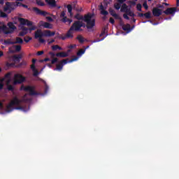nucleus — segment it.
<instances>
[{
	"label": "nucleus",
	"mask_w": 179,
	"mask_h": 179,
	"mask_svg": "<svg viewBox=\"0 0 179 179\" xmlns=\"http://www.w3.org/2000/svg\"><path fill=\"white\" fill-rule=\"evenodd\" d=\"M77 38H78L79 43H83V41H85V38H83V36H78L77 37Z\"/></svg>",
	"instance_id": "30"
},
{
	"label": "nucleus",
	"mask_w": 179,
	"mask_h": 179,
	"mask_svg": "<svg viewBox=\"0 0 179 179\" xmlns=\"http://www.w3.org/2000/svg\"><path fill=\"white\" fill-rule=\"evenodd\" d=\"M33 10L34 12H36L37 15H41L42 16H47L48 15V13L45 11H41V10L36 7L33 8Z\"/></svg>",
	"instance_id": "16"
},
{
	"label": "nucleus",
	"mask_w": 179,
	"mask_h": 179,
	"mask_svg": "<svg viewBox=\"0 0 179 179\" xmlns=\"http://www.w3.org/2000/svg\"><path fill=\"white\" fill-rule=\"evenodd\" d=\"M128 14L127 13H125L124 15H123V17L124 18V19H129V17H128Z\"/></svg>",
	"instance_id": "39"
},
{
	"label": "nucleus",
	"mask_w": 179,
	"mask_h": 179,
	"mask_svg": "<svg viewBox=\"0 0 179 179\" xmlns=\"http://www.w3.org/2000/svg\"><path fill=\"white\" fill-rule=\"evenodd\" d=\"M54 41H55V40L54 39H50L48 41V44H52V43H54Z\"/></svg>",
	"instance_id": "42"
},
{
	"label": "nucleus",
	"mask_w": 179,
	"mask_h": 179,
	"mask_svg": "<svg viewBox=\"0 0 179 179\" xmlns=\"http://www.w3.org/2000/svg\"><path fill=\"white\" fill-rule=\"evenodd\" d=\"M144 16H145V17H146L147 19L150 18V13H145V14H144Z\"/></svg>",
	"instance_id": "36"
},
{
	"label": "nucleus",
	"mask_w": 179,
	"mask_h": 179,
	"mask_svg": "<svg viewBox=\"0 0 179 179\" xmlns=\"http://www.w3.org/2000/svg\"><path fill=\"white\" fill-rule=\"evenodd\" d=\"M52 19H57V17L55 15H52Z\"/></svg>",
	"instance_id": "55"
},
{
	"label": "nucleus",
	"mask_w": 179,
	"mask_h": 179,
	"mask_svg": "<svg viewBox=\"0 0 179 179\" xmlns=\"http://www.w3.org/2000/svg\"><path fill=\"white\" fill-rule=\"evenodd\" d=\"M47 3L51 6H55V0H45Z\"/></svg>",
	"instance_id": "25"
},
{
	"label": "nucleus",
	"mask_w": 179,
	"mask_h": 179,
	"mask_svg": "<svg viewBox=\"0 0 179 179\" xmlns=\"http://www.w3.org/2000/svg\"><path fill=\"white\" fill-rule=\"evenodd\" d=\"M74 61H78V57H76L74 59H72L69 62L66 59H64L62 62H59V64H57L56 65L55 71H62V68L66 64H68V62H73Z\"/></svg>",
	"instance_id": "7"
},
{
	"label": "nucleus",
	"mask_w": 179,
	"mask_h": 179,
	"mask_svg": "<svg viewBox=\"0 0 179 179\" xmlns=\"http://www.w3.org/2000/svg\"><path fill=\"white\" fill-rule=\"evenodd\" d=\"M15 5V8H17V6H22L23 3H20V1H16Z\"/></svg>",
	"instance_id": "32"
},
{
	"label": "nucleus",
	"mask_w": 179,
	"mask_h": 179,
	"mask_svg": "<svg viewBox=\"0 0 179 179\" xmlns=\"http://www.w3.org/2000/svg\"><path fill=\"white\" fill-rule=\"evenodd\" d=\"M166 15H174L176 13V8H168L165 11Z\"/></svg>",
	"instance_id": "20"
},
{
	"label": "nucleus",
	"mask_w": 179,
	"mask_h": 179,
	"mask_svg": "<svg viewBox=\"0 0 179 179\" xmlns=\"http://www.w3.org/2000/svg\"><path fill=\"white\" fill-rule=\"evenodd\" d=\"M57 61H58L57 58H54L52 61H51V64H55V62H57Z\"/></svg>",
	"instance_id": "41"
},
{
	"label": "nucleus",
	"mask_w": 179,
	"mask_h": 179,
	"mask_svg": "<svg viewBox=\"0 0 179 179\" xmlns=\"http://www.w3.org/2000/svg\"><path fill=\"white\" fill-rule=\"evenodd\" d=\"M69 48H73V45H70Z\"/></svg>",
	"instance_id": "58"
},
{
	"label": "nucleus",
	"mask_w": 179,
	"mask_h": 179,
	"mask_svg": "<svg viewBox=\"0 0 179 179\" xmlns=\"http://www.w3.org/2000/svg\"><path fill=\"white\" fill-rule=\"evenodd\" d=\"M148 1H152V0H148Z\"/></svg>",
	"instance_id": "61"
},
{
	"label": "nucleus",
	"mask_w": 179,
	"mask_h": 179,
	"mask_svg": "<svg viewBox=\"0 0 179 179\" xmlns=\"http://www.w3.org/2000/svg\"><path fill=\"white\" fill-rule=\"evenodd\" d=\"M48 66H49V68H51V66H52L51 64H48Z\"/></svg>",
	"instance_id": "56"
},
{
	"label": "nucleus",
	"mask_w": 179,
	"mask_h": 179,
	"mask_svg": "<svg viewBox=\"0 0 179 179\" xmlns=\"http://www.w3.org/2000/svg\"><path fill=\"white\" fill-rule=\"evenodd\" d=\"M135 3H136L135 1H131V5H135Z\"/></svg>",
	"instance_id": "53"
},
{
	"label": "nucleus",
	"mask_w": 179,
	"mask_h": 179,
	"mask_svg": "<svg viewBox=\"0 0 179 179\" xmlns=\"http://www.w3.org/2000/svg\"><path fill=\"white\" fill-rule=\"evenodd\" d=\"M152 13L154 16H160L162 13H163V10L159 8H155L152 10Z\"/></svg>",
	"instance_id": "18"
},
{
	"label": "nucleus",
	"mask_w": 179,
	"mask_h": 179,
	"mask_svg": "<svg viewBox=\"0 0 179 179\" xmlns=\"http://www.w3.org/2000/svg\"><path fill=\"white\" fill-rule=\"evenodd\" d=\"M109 13H110V15L112 16H113V17H115V19H119L120 17L118 16V15H117V13H115V11H114V10L110 8L109 9Z\"/></svg>",
	"instance_id": "22"
},
{
	"label": "nucleus",
	"mask_w": 179,
	"mask_h": 179,
	"mask_svg": "<svg viewBox=\"0 0 179 179\" xmlns=\"http://www.w3.org/2000/svg\"><path fill=\"white\" fill-rule=\"evenodd\" d=\"M127 0H118V2L120 3H124V2H125Z\"/></svg>",
	"instance_id": "49"
},
{
	"label": "nucleus",
	"mask_w": 179,
	"mask_h": 179,
	"mask_svg": "<svg viewBox=\"0 0 179 179\" xmlns=\"http://www.w3.org/2000/svg\"><path fill=\"white\" fill-rule=\"evenodd\" d=\"M22 50V46L20 45H13L9 48V52L13 53V52H19Z\"/></svg>",
	"instance_id": "14"
},
{
	"label": "nucleus",
	"mask_w": 179,
	"mask_h": 179,
	"mask_svg": "<svg viewBox=\"0 0 179 179\" xmlns=\"http://www.w3.org/2000/svg\"><path fill=\"white\" fill-rule=\"evenodd\" d=\"M110 23H112V24H114V19L113 18H110V20H109Z\"/></svg>",
	"instance_id": "46"
},
{
	"label": "nucleus",
	"mask_w": 179,
	"mask_h": 179,
	"mask_svg": "<svg viewBox=\"0 0 179 179\" xmlns=\"http://www.w3.org/2000/svg\"><path fill=\"white\" fill-rule=\"evenodd\" d=\"M43 54H44L43 51H39L37 52V55H43Z\"/></svg>",
	"instance_id": "44"
},
{
	"label": "nucleus",
	"mask_w": 179,
	"mask_h": 179,
	"mask_svg": "<svg viewBox=\"0 0 179 179\" xmlns=\"http://www.w3.org/2000/svg\"><path fill=\"white\" fill-rule=\"evenodd\" d=\"M3 82H5L6 85L8 86V90H13V87L10 85V82H12V78L10 77V73H8L5 76L4 78H3L0 83V89L3 87Z\"/></svg>",
	"instance_id": "6"
},
{
	"label": "nucleus",
	"mask_w": 179,
	"mask_h": 179,
	"mask_svg": "<svg viewBox=\"0 0 179 179\" xmlns=\"http://www.w3.org/2000/svg\"><path fill=\"white\" fill-rule=\"evenodd\" d=\"M15 9H16V4L9 2L6 3V6L3 8V10L6 13H10V12L15 10Z\"/></svg>",
	"instance_id": "8"
},
{
	"label": "nucleus",
	"mask_w": 179,
	"mask_h": 179,
	"mask_svg": "<svg viewBox=\"0 0 179 179\" xmlns=\"http://www.w3.org/2000/svg\"><path fill=\"white\" fill-rule=\"evenodd\" d=\"M35 38L38 39L39 43H44L45 41L43 37H54L55 36V31H52L50 30L38 29L35 31Z\"/></svg>",
	"instance_id": "5"
},
{
	"label": "nucleus",
	"mask_w": 179,
	"mask_h": 179,
	"mask_svg": "<svg viewBox=\"0 0 179 179\" xmlns=\"http://www.w3.org/2000/svg\"><path fill=\"white\" fill-rule=\"evenodd\" d=\"M115 8L117 10L120 9V8H121V4H120V3H116L115 4Z\"/></svg>",
	"instance_id": "33"
},
{
	"label": "nucleus",
	"mask_w": 179,
	"mask_h": 179,
	"mask_svg": "<svg viewBox=\"0 0 179 179\" xmlns=\"http://www.w3.org/2000/svg\"><path fill=\"white\" fill-rule=\"evenodd\" d=\"M3 56V52L0 50V58Z\"/></svg>",
	"instance_id": "50"
},
{
	"label": "nucleus",
	"mask_w": 179,
	"mask_h": 179,
	"mask_svg": "<svg viewBox=\"0 0 179 179\" xmlns=\"http://www.w3.org/2000/svg\"><path fill=\"white\" fill-rule=\"evenodd\" d=\"M0 110H3V105L1 101H0Z\"/></svg>",
	"instance_id": "45"
},
{
	"label": "nucleus",
	"mask_w": 179,
	"mask_h": 179,
	"mask_svg": "<svg viewBox=\"0 0 179 179\" xmlns=\"http://www.w3.org/2000/svg\"><path fill=\"white\" fill-rule=\"evenodd\" d=\"M60 38H62V40H66V38H68V36H66V35L65 36L60 37Z\"/></svg>",
	"instance_id": "47"
},
{
	"label": "nucleus",
	"mask_w": 179,
	"mask_h": 179,
	"mask_svg": "<svg viewBox=\"0 0 179 179\" xmlns=\"http://www.w3.org/2000/svg\"><path fill=\"white\" fill-rule=\"evenodd\" d=\"M23 43V39L21 38L17 37L15 39H11L8 41V44H22Z\"/></svg>",
	"instance_id": "13"
},
{
	"label": "nucleus",
	"mask_w": 179,
	"mask_h": 179,
	"mask_svg": "<svg viewBox=\"0 0 179 179\" xmlns=\"http://www.w3.org/2000/svg\"><path fill=\"white\" fill-rule=\"evenodd\" d=\"M134 1H136V0H134Z\"/></svg>",
	"instance_id": "60"
},
{
	"label": "nucleus",
	"mask_w": 179,
	"mask_h": 179,
	"mask_svg": "<svg viewBox=\"0 0 179 179\" xmlns=\"http://www.w3.org/2000/svg\"><path fill=\"white\" fill-rule=\"evenodd\" d=\"M30 40H31V37L29 36H27L24 38V41H25V43H29V41H30Z\"/></svg>",
	"instance_id": "34"
},
{
	"label": "nucleus",
	"mask_w": 179,
	"mask_h": 179,
	"mask_svg": "<svg viewBox=\"0 0 179 179\" xmlns=\"http://www.w3.org/2000/svg\"><path fill=\"white\" fill-rule=\"evenodd\" d=\"M23 8H28V6H27V5H25V4H22V6Z\"/></svg>",
	"instance_id": "51"
},
{
	"label": "nucleus",
	"mask_w": 179,
	"mask_h": 179,
	"mask_svg": "<svg viewBox=\"0 0 179 179\" xmlns=\"http://www.w3.org/2000/svg\"><path fill=\"white\" fill-rule=\"evenodd\" d=\"M76 19H78V21L74 22L73 26L71 27L70 30L66 34V37L68 38H72L74 31H78L80 30V27H85L87 24V29H92L94 27V14L88 13L83 16L77 14L76 15ZM85 22L86 24H85Z\"/></svg>",
	"instance_id": "1"
},
{
	"label": "nucleus",
	"mask_w": 179,
	"mask_h": 179,
	"mask_svg": "<svg viewBox=\"0 0 179 179\" xmlns=\"http://www.w3.org/2000/svg\"><path fill=\"white\" fill-rule=\"evenodd\" d=\"M52 50H53V51H57V50H62V48H61L58 45H56L52 46Z\"/></svg>",
	"instance_id": "28"
},
{
	"label": "nucleus",
	"mask_w": 179,
	"mask_h": 179,
	"mask_svg": "<svg viewBox=\"0 0 179 179\" xmlns=\"http://www.w3.org/2000/svg\"><path fill=\"white\" fill-rule=\"evenodd\" d=\"M22 82H24V77L22 76L20 74H15L14 76V84L22 83Z\"/></svg>",
	"instance_id": "11"
},
{
	"label": "nucleus",
	"mask_w": 179,
	"mask_h": 179,
	"mask_svg": "<svg viewBox=\"0 0 179 179\" xmlns=\"http://www.w3.org/2000/svg\"><path fill=\"white\" fill-rule=\"evenodd\" d=\"M143 8H145V9H148V3L144 2L143 4Z\"/></svg>",
	"instance_id": "38"
},
{
	"label": "nucleus",
	"mask_w": 179,
	"mask_h": 179,
	"mask_svg": "<svg viewBox=\"0 0 179 179\" xmlns=\"http://www.w3.org/2000/svg\"><path fill=\"white\" fill-rule=\"evenodd\" d=\"M50 55L51 58H54V57H55V54H54L52 52H50Z\"/></svg>",
	"instance_id": "48"
},
{
	"label": "nucleus",
	"mask_w": 179,
	"mask_h": 179,
	"mask_svg": "<svg viewBox=\"0 0 179 179\" xmlns=\"http://www.w3.org/2000/svg\"><path fill=\"white\" fill-rule=\"evenodd\" d=\"M56 57H61L62 58H65L66 57H68V52H59L56 54Z\"/></svg>",
	"instance_id": "24"
},
{
	"label": "nucleus",
	"mask_w": 179,
	"mask_h": 179,
	"mask_svg": "<svg viewBox=\"0 0 179 179\" xmlns=\"http://www.w3.org/2000/svg\"><path fill=\"white\" fill-rule=\"evenodd\" d=\"M20 103H22V100L18 99L17 96L13 97L10 103L6 106L5 111L6 113H10V111H13L15 109L27 111V110L24 109V108H19Z\"/></svg>",
	"instance_id": "4"
},
{
	"label": "nucleus",
	"mask_w": 179,
	"mask_h": 179,
	"mask_svg": "<svg viewBox=\"0 0 179 179\" xmlns=\"http://www.w3.org/2000/svg\"><path fill=\"white\" fill-rule=\"evenodd\" d=\"M16 2H23V0H15Z\"/></svg>",
	"instance_id": "52"
},
{
	"label": "nucleus",
	"mask_w": 179,
	"mask_h": 179,
	"mask_svg": "<svg viewBox=\"0 0 179 179\" xmlns=\"http://www.w3.org/2000/svg\"><path fill=\"white\" fill-rule=\"evenodd\" d=\"M48 61H51V59L50 58H45L44 60H41V62H47Z\"/></svg>",
	"instance_id": "40"
},
{
	"label": "nucleus",
	"mask_w": 179,
	"mask_h": 179,
	"mask_svg": "<svg viewBox=\"0 0 179 179\" xmlns=\"http://www.w3.org/2000/svg\"><path fill=\"white\" fill-rule=\"evenodd\" d=\"M27 94H25L22 99V101H26L27 99Z\"/></svg>",
	"instance_id": "43"
},
{
	"label": "nucleus",
	"mask_w": 179,
	"mask_h": 179,
	"mask_svg": "<svg viewBox=\"0 0 179 179\" xmlns=\"http://www.w3.org/2000/svg\"><path fill=\"white\" fill-rule=\"evenodd\" d=\"M100 10H101V15H103V16H107V15H108V12L106 10V8H104L103 5L100 6Z\"/></svg>",
	"instance_id": "21"
},
{
	"label": "nucleus",
	"mask_w": 179,
	"mask_h": 179,
	"mask_svg": "<svg viewBox=\"0 0 179 179\" xmlns=\"http://www.w3.org/2000/svg\"><path fill=\"white\" fill-rule=\"evenodd\" d=\"M0 3H1V5H3V0H0Z\"/></svg>",
	"instance_id": "54"
},
{
	"label": "nucleus",
	"mask_w": 179,
	"mask_h": 179,
	"mask_svg": "<svg viewBox=\"0 0 179 179\" xmlns=\"http://www.w3.org/2000/svg\"><path fill=\"white\" fill-rule=\"evenodd\" d=\"M121 12H124L125 13H127V15H129V16H134V13L132 11H131V9L127 6V4H123L121 7L120 9Z\"/></svg>",
	"instance_id": "9"
},
{
	"label": "nucleus",
	"mask_w": 179,
	"mask_h": 179,
	"mask_svg": "<svg viewBox=\"0 0 179 179\" xmlns=\"http://www.w3.org/2000/svg\"><path fill=\"white\" fill-rule=\"evenodd\" d=\"M0 17H8V15L0 10Z\"/></svg>",
	"instance_id": "29"
},
{
	"label": "nucleus",
	"mask_w": 179,
	"mask_h": 179,
	"mask_svg": "<svg viewBox=\"0 0 179 179\" xmlns=\"http://www.w3.org/2000/svg\"><path fill=\"white\" fill-rule=\"evenodd\" d=\"M136 8H137V10H138L139 11L142 10V5L138 3L137 4Z\"/></svg>",
	"instance_id": "35"
},
{
	"label": "nucleus",
	"mask_w": 179,
	"mask_h": 179,
	"mask_svg": "<svg viewBox=\"0 0 179 179\" xmlns=\"http://www.w3.org/2000/svg\"><path fill=\"white\" fill-rule=\"evenodd\" d=\"M72 8L73 9H76L78 10V7L76 6V2L72 3V4H69L67 6V9L69 13H70V16H72Z\"/></svg>",
	"instance_id": "15"
},
{
	"label": "nucleus",
	"mask_w": 179,
	"mask_h": 179,
	"mask_svg": "<svg viewBox=\"0 0 179 179\" xmlns=\"http://www.w3.org/2000/svg\"><path fill=\"white\" fill-rule=\"evenodd\" d=\"M179 5V0H177V6Z\"/></svg>",
	"instance_id": "57"
},
{
	"label": "nucleus",
	"mask_w": 179,
	"mask_h": 179,
	"mask_svg": "<svg viewBox=\"0 0 179 179\" xmlns=\"http://www.w3.org/2000/svg\"><path fill=\"white\" fill-rule=\"evenodd\" d=\"M15 17H16L13 18V22H8V27L6 26V24H5V22H0V34H1V33H3V34H12L15 32V30H16L17 29L15 24H17V22H19V20H15Z\"/></svg>",
	"instance_id": "3"
},
{
	"label": "nucleus",
	"mask_w": 179,
	"mask_h": 179,
	"mask_svg": "<svg viewBox=\"0 0 179 179\" xmlns=\"http://www.w3.org/2000/svg\"><path fill=\"white\" fill-rule=\"evenodd\" d=\"M38 25L39 27H43L44 29H52V24L44 21H40Z\"/></svg>",
	"instance_id": "10"
},
{
	"label": "nucleus",
	"mask_w": 179,
	"mask_h": 179,
	"mask_svg": "<svg viewBox=\"0 0 179 179\" xmlns=\"http://www.w3.org/2000/svg\"><path fill=\"white\" fill-rule=\"evenodd\" d=\"M32 62L33 64L31 66V68L34 72V76H37V75H38V71H37V69H36V67L34 66V64H36V59H33Z\"/></svg>",
	"instance_id": "19"
},
{
	"label": "nucleus",
	"mask_w": 179,
	"mask_h": 179,
	"mask_svg": "<svg viewBox=\"0 0 179 179\" xmlns=\"http://www.w3.org/2000/svg\"><path fill=\"white\" fill-rule=\"evenodd\" d=\"M46 19H47V20H48V22H52V20H54L52 19V17H51L50 16H46Z\"/></svg>",
	"instance_id": "37"
},
{
	"label": "nucleus",
	"mask_w": 179,
	"mask_h": 179,
	"mask_svg": "<svg viewBox=\"0 0 179 179\" xmlns=\"http://www.w3.org/2000/svg\"><path fill=\"white\" fill-rule=\"evenodd\" d=\"M20 58H22L21 55H15L13 56V61L15 62H19V59H20Z\"/></svg>",
	"instance_id": "26"
},
{
	"label": "nucleus",
	"mask_w": 179,
	"mask_h": 179,
	"mask_svg": "<svg viewBox=\"0 0 179 179\" xmlns=\"http://www.w3.org/2000/svg\"><path fill=\"white\" fill-rule=\"evenodd\" d=\"M1 71H2V69L0 68V72H1Z\"/></svg>",
	"instance_id": "59"
},
{
	"label": "nucleus",
	"mask_w": 179,
	"mask_h": 179,
	"mask_svg": "<svg viewBox=\"0 0 179 179\" xmlns=\"http://www.w3.org/2000/svg\"><path fill=\"white\" fill-rule=\"evenodd\" d=\"M36 4L38 6H44V1L43 0H36Z\"/></svg>",
	"instance_id": "27"
},
{
	"label": "nucleus",
	"mask_w": 179,
	"mask_h": 179,
	"mask_svg": "<svg viewBox=\"0 0 179 179\" xmlns=\"http://www.w3.org/2000/svg\"><path fill=\"white\" fill-rule=\"evenodd\" d=\"M14 19L15 20H18L19 23L20 24V26H30L29 28L22 27V31L20 32L19 36H26V34H27L28 33H31L33 30H36V29H37L36 25H33V22L31 21H29L28 20L19 17H15Z\"/></svg>",
	"instance_id": "2"
},
{
	"label": "nucleus",
	"mask_w": 179,
	"mask_h": 179,
	"mask_svg": "<svg viewBox=\"0 0 179 179\" xmlns=\"http://www.w3.org/2000/svg\"><path fill=\"white\" fill-rule=\"evenodd\" d=\"M122 29L123 30H124V31H131V25H129V24H124L122 26Z\"/></svg>",
	"instance_id": "23"
},
{
	"label": "nucleus",
	"mask_w": 179,
	"mask_h": 179,
	"mask_svg": "<svg viewBox=\"0 0 179 179\" xmlns=\"http://www.w3.org/2000/svg\"><path fill=\"white\" fill-rule=\"evenodd\" d=\"M22 90H24L25 92H29L31 95L36 94L34 92V87L31 86H22Z\"/></svg>",
	"instance_id": "12"
},
{
	"label": "nucleus",
	"mask_w": 179,
	"mask_h": 179,
	"mask_svg": "<svg viewBox=\"0 0 179 179\" xmlns=\"http://www.w3.org/2000/svg\"><path fill=\"white\" fill-rule=\"evenodd\" d=\"M60 17H63L62 18V22H64V23H68V24H71V23H72V21L68 18H66V17H65V12H62L60 15Z\"/></svg>",
	"instance_id": "17"
},
{
	"label": "nucleus",
	"mask_w": 179,
	"mask_h": 179,
	"mask_svg": "<svg viewBox=\"0 0 179 179\" xmlns=\"http://www.w3.org/2000/svg\"><path fill=\"white\" fill-rule=\"evenodd\" d=\"M83 54H85V50H80L77 53V55H78V57H81V55H83Z\"/></svg>",
	"instance_id": "31"
}]
</instances>
